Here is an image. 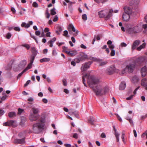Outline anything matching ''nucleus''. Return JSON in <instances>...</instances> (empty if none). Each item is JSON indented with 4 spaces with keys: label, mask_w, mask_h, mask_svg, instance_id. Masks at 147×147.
Wrapping results in <instances>:
<instances>
[{
    "label": "nucleus",
    "mask_w": 147,
    "mask_h": 147,
    "mask_svg": "<svg viewBox=\"0 0 147 147\" xmlns=\"http://www.w3.org/2000/svg\"><path fill=\"white\" fill-rule=\"evenodd\" d=\"M89 79L88 84L90 87L92 88L97 95H101L104 94L103 86L100 82L99 79L94 76H90L88 74L86 75Z\"/></svg>",
    "instance_id": "obj_1"
},
{
    "label": "nucleus",
    "mask_w": 147,
    "mask_h": 147,
    "mask_svg": "<svg viewBox=\"0 0 147 147\" xmlns=\"http://www.w3.org/2000/svg\"><path fill=\"white\" fill-rule=\"evenodd\" d=\"M45 121L44 119H40L38 122L34 123L33 125V130L34 133L38 134L44 128Z\"/></svg>",
    "instance_id": "obj_2"
},
{
    "label": "nucleus",
    "mask_w": 147,
    "mask_h": 147,
    "mask_svg": "<svg viewBox=\"0 0 147 147\" xmlns=\"http://www.w3.org/2000/svg\"><path fill=\"white\" fill-rule=\"evenodd\" d=\"M113 11L112 9H106L98 12V15L100 18H104L106 20H108L112 16Z\"/></svg>",
    "instance_id": "obj_3"
},
{
    "label": "nucleus",
    "mask_w": 147,
    "mask_h": 147,
    "mask_svg": "<svg viewBox=\"0 0 147 147\" xmlns=\"http://www.w3.org/2000/svg\"><path fill=\"white\" fill-rule=\"evenodd\" d=\"M127 32L131 34H136L139 33L141 31L140 26L137 24L133 27H127L126 28Z\"/></svg>",
    "instance_id": "obj_4"
},
{
    "label": "nucleus",
    "mask_w": 147,
    "mask_h": 147,
    "mask_svg": "<svg viewBox=\"0 0 147 147\" xmlns=\"http://www.w3.org/2000/svg\"><path fill=\"white\" fill-rule=\"evenodd\" d=\"M135 63L132 62L127 64L125 67L121 71V74L125 73L126 72L131 73L133 72L135 67Z\"/></svg>",
    "instance_id": "obj_5"
},
{
    "label": "nucleus",
    "mask_w": 147,
    "mask_h": 147,
    "mask_svg": "<svg viewBox=\"0 0 147 147\" xmlns=\"http://www.w3.org/2000/svg\"><path fill=\"white\" fill-rule=\"evenodd\" d=\"M117 72L114 66L112 65L109 67L106 70V72L108 75H111L114 72Z\"/></svg>",
    "instance_id": "obj_6"
},
{
    "label": "nucleus",
    "mask_w": 147,
    "mask_h": 147,
    "mask_svg": "<svg viewBox=\"0 0 147 147\" xmlns=\"http://www.w3.org/2000/svg\"><path fill=\"white\" fill-rule=\"evenodd\" d=\"M92 63L91 61H89L88 62H85L84 63L82 64L81 68V70L82 71H86L89 68L90 65Z\"/></svg>",
    "instance_id": "obj_7"
},
{
    "label": "nucleus",
    "mask_w": 147,
    "mask_h": 147,
    "mask_svg": "<svg viewBox=\"0 0 147 147\" xmlns=\"http://www.w3.org/2000/svg\"><path fill=\"white\" fill-rule=\"evenodd\" d=\"M3 125L5 126H11L13 127H16L17 125V124L15 121H9L3 123Z\"/></svg>",
    "instance_id": "obj_8"
},
{
    "label": "nucleus",
    "mask_w": 147,
    "mask_h": 147,
    "mask_svg": "<svg viewBox=\"0 0 147 147\" xmlns=\"http://www.w3.org/2000/svg\"><path fill=\"white\" fill-rule=\"evenodd\" d=\"M39 117V114H34L30 112L29 119L31 121H35L38 119Z\"/></svg>",
    "instance_id": "obj_9"
},
{
    "label": "nucleus",
    "mask_w": 147,
    "mask_h": 147,
    "mask_svg": "<svg viewBox=\"0 0 147 147\" xmlns=\"http://www.w3.org/2000/svg\"><path fill=\"white\" fill-rule=\"evenodd\" d=\"M32 49L33 51V53L32 55L31 56L29 59V60L30 61V63H32L37 53H36V51L35 48H32Z\"/></svg>",
    "instance_id": "obj_10"
},
{
    "label": "nucleus",
    "mask_w": 147,
    "mask_h": 147,
    "mask_svg": "<svg viewBox=\"0 0 147 147\" xmlns=\"http://www.w3.org/2000/svg\"><path fill=\"white\" fill-rule=\"evenodd\" d=\"M68 30L69 31L72 30L74 32H76L74 34V35L75 36H76L78 33V31L77 30L76 31V29L72 24H70L68 26Z\"/></svg>",
    "instance_id": "obj_11"
},
{
    "label": "nucleus",
    "mask_w": 147,
    "mask_h": 147,
    "mask_svg": "<svg viewBox=\"0 0 147 147\" xmlns=\"http://www.w3.org/2000/svg\"><path fill=\"white\" fill-rule=\"evenodd\" d=\"M80 58L82 59V61L84 60L85 59H88L92 60H95V59L93 57H90L85 53H83L81 55Z\"/></svg>",
    "instance_id": "obj_12"
},
{
    "label": "nucleus",
    "mask_w": 147,
    "mask_h": 147,
    "mask_svg": "<svg viewBox=\"0 0 147 147\" xmlns=\"http://www.w3.org/2000/svg\"><path fill=\"white\" fill-rule=\"evenodd\" d=\"M25 138H23L22 139H16L13 141L14 143L23 144L25 142Z\"/></svg>",
    "instance_id": "obj_13"
},
{
    "label": "nucleus",
    "mask_w": 147,
    "mask_h": 147,
    "mask_svg": "<svg viewBox=\"0 0 147 147\" xmlns=\"http://www.w3.org/2000/svg\"><path fill=\"white\" fill-rule=\"evenodd\" d=\"M69 113L70 115H73L76 117L77 118H79L78 112L77 111H74L72 109H69Z\"/></svg>",
    "instance_id": "obj_14"
},
{
    "label": "nucleus",
    "mask_w": 147,
    "mask_h": 147,
    "mask_svg": "<svg viewBox=\"0 0 147 147\" xmlns=\"http://www.w3.org/2000/svg\"><path fill=\"white\" fill-rule=\"evenodd\" d=\"M129 14L124 12L123 15V19L125 21H128L129 20L130 16Z\"/></svg>",
    "instance_id": "obj_15"
},
{
    "label": "nucleus",
    "mask_w": 147,
    "mask_h": 147,
    "mask_svg": "<svg viewBox=\"0 0 147 147\" xmlns=\"http://www.w3.org/2000/svg\"><path fill=\"white\" fill-rule=\"evenodd\" d=\"M141 85L144 87L146 90H147V79L146 78L143 79L141 83Z\"/></svg>",
    "instance_id": "obj_16"
},
{
    "label": "nucleus",
    "mask_w": 147,
    "mask_h": 147,
    "mask_svg": "<svg viewBox=\"0 0 147 147\" xmlns=\"http://www.w3.org/2000/svg\"><path fill=\"white\" fill-rule=\"evenodd\" d=\"M124 12L127 13L129 15L131 14L133 12L131 8L129 7H125L124 8Z\"/></svg>",
    "instance_id": "obj_17"
},
{
    "label": "nucleus",
    "mask_w": 147,
    "mask_h": 147,
    "mask_svg": "<svg viewBox=\"0 0 147 147\" xmlns=\"http://www.w3.org/2000/svg\"><path fill=\"white\" fill-rule=\"evenodd\" d=\"M140 41L138 40H136L133 43L131 49L132 50L135 49L137 46H138L140 44Z\"/></svg>",
    "instance_id": "obj_18"
},
{
    "label": "nucleus",
    "mask_w": 147,
    "mask_h": 147,
    "mask_svg": "<svg viewBox=\"0 0 147 147\" xmlns=\"http://www.w3.org/2000/svg\"><path fill=\"white\" fill-rule=\"evenodd\" d=\"M30 112L34 114H38V113L40 112V109L39 108L33 107L32 108V112Z\"/></svg>",
    "instance_id": "obj_19"
},
{
    "label": "nucleus",
    "mask_w": 147,
    "mask_h": 147,
    "mask_svg": "<svg viewBox=\"0 0 147 147\" xmlns=\"http://www.w3.org/2000/svg\"><path fill=\"white\" fill-rule=\"evenodd\" d=\"M146 70L147 68L146 66H144L141 69V73L143 76H144L146 75L147 73Z\"/></svg>",
    "instance_id": "obj_20"
},
{
    "label": "nucleus",
    "mask_w": 147,
    "mask_h": 147,
    "mask_svg": "<svg viewBox=\"0 0 147 147\" xmlns=\"http://www.w3.org/2000/svg\"><path fill=\"white\" fill-rule=\"evenodd\" d=\"M140 2V0H132L130 3V5L137 6Z\"/></svg>",
    "instance_id": "obj_21"
},
{
    "label": "nucleus",
    "mask_w": 147,
    "mask_h": 147,
    "mask_svg": "<svg viewBox=\"0 0 147 147\" xmlns=\"http://www.w3.org/2000/svg\"><path fill=\"white\" fill-rule=\"evenodd\" d=\"M114 45H112L109 46V48L111 50V55L112 56H114L115 54V51L114 49Z\"/></svg>",
    "instance_id": "obj_22"
},
{
    "label": "nucleus",
    "mask_w": 147,
    "mask_h": 147,
    "mask_svg": "<svg viewBox=\"0 0 147 147\" xmlns=\"http://www.w3.org/2000/svg\"><path fill=\"white\" fill-rule=\"evenodd\" d=\"M114 130L115 131V135L116 139L117 141V142H119V136L120 134H119L117 131V130L115 128H114Z\"/></svg>",
    "instance_id": "obj_23"
},
{
    "label": "nucleus",
    "mask_w": 147,
    "mask_h": 147,
    "mask_svg": "<svg viewBox=\"0 0 147 147\" xmlns=\"http://www.w3.org/2000/svg\"><path fill=\"white\" fill-rule=\"evenodd\" d=\"M126 86V84L125 82H121L119 86V89L122 90H124Z\"/></svg>",
    "instance_id": "obj_24"
},
{
    "label": "nucleus",
    "mask_w": 147,
    "mask_h": 147,
    "mask_svg": "<svg viewBox=\"0 0 147 147\" xmlns=\"http://www.w3.org/2000/svg\"><path fill=\"white\" fill-rule=\"evenodd\" d=\"M77 54V52L76 51H69L67 54L71 56H73L76 55Z\"/></svg>",
    "instance_id": "obj_25"
},
{
    "label": "nucleus",
    "mask_w": 147,
    "mask_h": 147,
    "mask_svg": "<svg viewBox=\"0 0 147 147\" xmlns=\"http://www.w3.org/2000/svg\"><path fill=\"white\" fill-rule=\"evenodd\" d=\"M50 60L49 58H44L40 60V62L41 63H43L44 62H47L49 61Z\"/></svg>",
    "instance_id": "obj_26"
},
{
    "label": "nucleus",
    "mask_w": 147,
    "mask_h": 147,
    "mask_svg": "<svg viewBox=\"0 0 147 147\" xmlns=\"http://www.w3.org/2000/svg\"><path fill=\"white\" fill-rule=\"evenodd\" d=\"M146 46V43L145 42L143 43L141 45L137 48V50L140 51L142 49L145 48Z\"/></svg>",
    "instance_id": "obj_27"
},
{
    "label": "nucleus",
    "mask_w": 147,
    "mask_h": 147,
    "mask_svg": "<svg viewBox=\"0 0 147 147\" xmlns=\"http://www.w3.org/2000/svg\"><path fill=\"white\" fill-rule=\"evenodd\" d=\"M139 80L138 77L136 76H134L132 78V81L134 83H136L138 82Z\"/></svg>",
    "instance_id": "obj_28"
},
{
    "label": "nucleus",
    "mask_w": 147,
    "mask_h": 147,
    "mask_svg": "<svg viewBox=\"0 0 147 147\" xmlns=\"http://www.w3.org/2000/svg\"><path fill=\"white\" fill-rule=\"evenodd\" d=\"M87 74H86L85 75L83 76L82 77V79H83V80H82L83 83L84 84V86L86 87H87V86L85 82V78H86L88 79V81H87L88 82V81L89 80V79L88 78V77L87 76H86V75Z\"/></svg>",
    "instance_id": "obj_29"
},
{
    "label": "nucleus",
    "mask_w": 147,
    "mask_h": 147,
    "mask_svg": "<svg viewBox=\"0 0 147 147\" xmlns=\"http://www.w3.org/2000/svg\"><path fill=\"white\" fill-rule=\"evenodd\" d=\"M26 131L21 132L19 134L18 136L20 138L25 137L26 135Z\"/></svg>",
    "instance_id": "obj_30"
},
{
    "label": "nucleus",
    "mask_w": 147,
    "mask_h": 147,
    "mask_svg": "<svg viewBox=\"0 0 147 147\" xmlns=\"http://www.w3.org/2000/svg\"><path fill=\"white\" fill-rule=\"evenodd\" d=\"M145 57L144 56H142L141 57H139L137 61H139L141 62H143L145 61Z\"/></svg>",
    "instance_id": "obj_31"
},
{
    "label": "nucleus",
    "mask_w": 147,
    "mask_h": 147,
    "mask_svg": "<svg viewBox=\"0 0 147 147\" xmlns=\"http://www.w3.org/2000/svg\"><path fill=\"white\" fill-rule=\"evenodd\" d=\"M63 52L66 53L67 54L69 52V51L70 50L67 47L65 46H63Z\"/></svg>",
    "instance_id": "obj_32"
},
{
    "label": "nucleus",
    "mask_w": 147,
    "mask_h": 147,
    "mask_svg": "<svg viewBox=\"0 0 147 147\" xmlns=\"http://www.w3.org/2000/svg\"><path fill=\"white\" fill-rule=\"evenodd\" d=\"M16 115V113L15 112H10L8 114V116L10 117H15Z\"/></svg>",
    "instance_id": "obj_33"
},
{
    "label": "nucleus",
    "mask_w": 147,
    "mask_h": 147,
    "mask_svg": "<svg viewBox=\"0 0 147 147\" xmlns=\"http://www.w3.org/2000/svg\"><path fill=\"white\" fill-rule=\"evenodd\" d=\"M32 63H30L28 65L27 67L24 70V71H26L28 70L31 68L32 67Z\"/></svg>",
    "instance_id": "obj_34"
},
{
    "label": "nucleus",
    "mask_w": 147,
    "mask_h": 147,
    "mask_svg": "<svg viewBox=\"0 0 147 147\" xmlns=\"http://www.w3.org/2000/svg\"><path fill=\"white\" fill-rule=\"evenodd\" d=\"M21 26L28 28L30 26V25L29 24H26L25 22H23L21 24Z\"/></svg>",
    "instance_id": "obj_35"
},
{
    "label": "nucleus",
    "mask_w": 147,
    "mask_h": 147,
    "mask_svg": "<svg viewBox=\"0 0 147 147\" xmlns=\"http://www.w3.org/2000/svg\"><path fill=\"white\" fill-rule=\"evenodd\" d=\"M55 10V8H53L51 10V15H54L56 14V13Z\"/></svg>",
    "instance_id": "obj_36"
},
{
    "label": "nucleus",
    "mask_w": 147,
    "mask_h": 147,
    "mask_svg": "<svg viewBox=\"0 0 147 147\" xmlns=\"http://www.w3.org/2000/svg\"><path fill=\"white\" fill-rule=\"evenodd\" d=\"M89 122L91 124H93L94 123V118L93 117H91L88 120Z\"/></svg>",
    "instance_id": "obj_37"
},
{
    "label": "nucleus",
    "mask_w": 147,
    "mask_h": 147,
    "mask_svg": "<svg viewBox=\"0 0 147 147\" xmlns=\"http://www.w3.org/2000/svg\"><path fill=\"white\" fill-rule=\"evenodd\" d=\"M82 18L84 21H86L87 19V17L86 15L85 14H84L82 16Z\"/></svg>",
    "instance_id": "obj_38"
},
{
    "label": "nucleus",
    "mask_w": 147,
    "mask_h": 147,
    "mask_svg": "<svg viewBox=\"0 0 147 147\" xmlns=\"http://www.w3.org/2000/svg\"><path fill=\"white\" fill-rule=\"evenodd\" d=\"M103 92L104 94L107 92L109 90V88L108 86H106L105 87H103Z\"/></svg>",
    "instance_id": "obj_39"
},
{
    "label": "nucleus",
    "mask_w": 147,
    "mask_h": 147,
    "mask_svg": "<svg viewBox=\"0 0 147 147\" xmlns=\"http://www.w3.org/2000/svg\"><path fill=\"white\" fill-rule=\"evenodd\" d=\"M57 53L56 52L55 49V48H54L53 50V51L52 52V55L53 56H56L57 55Z\"/></svg>",
    "instance_id": "obj_40"
},
{
    "label": "nucleus",
    "mask_w": 147,
    "mask_h": 147,
    "mask_svg": "<svg viewBox=\"0 0 147 147\" xmlns=\"http://www.w3.org/2000/svg\"><path fill=\"white\" fill-rule=\"evenodd\" d=\"M74 61L75 62L78 63H79L80 61H82V59L80 58V57H79L78 59H74Z\"/></svg>",
    "instance_id": "obj_41"
},
{
    "label": "nucleus",
    "mask_w": 147,
    "mask_h": 147,
    "mask_svg": "<svg viewBox=\"0 0 147 147\" xmlns=\"http://www.w3.org/2000/svg\"><path fill=\"white\" fill-rule=\"evenodd\" d=\"M11 36V33L9 32L7 34L6 37L7 39H9L10 38Z\"/></svg>",
    "instance_id": "obj_42"
},
{
    "label": "nucleus",
    "mask_w": 147,
    "mask_h": 147,
    "mask_svg": "<svg viewBox=\"0 0 147 147\" xmlns=\"http://www.w3.org/2000/svg\"><path fill=\"white\" fill-rule=\"evenodd\" d=\"M25 71H24V70L21 73H20L18 75L17 78L18 79L25 72Z\"/></svg>",
    "instance_id": "obj_43"
},
{
    "label": "nucleus",
    "mask_w": 147,
    "mask_h": 147,
    "mask_svg": "<svg viewBox=\"0 0 147 147\" xmlns=\"http://www.w3.org/2000/svg\"><path fill=\"white\" fill-rule=\"evenodd\" d=\"M112 42L111 40H109L107 42V44L109 45V46L112 45H114L112 44Z\"/></svg>",
    "instance_id": "obj_44"
},
{
    "label": "nucleus",
    "mask_w": 147,
    "mask_h": 147,
    "mask_svg": "<svg viewBox=\"0 0 147 147\" xmlns=\"http://www.w3.org/2000/svg\"><path fill=\"white\" fill-rule=\"evenodd\" d=\"M115 115H117V118L118 120L121 122H122V120L121 118L120 117V116L117 114H115Z\"/></svg>",
    "instance_id": "obj_45"
},
{
    "label": "nucleus",
    "mask_w": 147,
    "mask_h": 147,
    "mask_svg": "<svg viewBox=\"0 0 147 147\" xmlns=\"http://www.w3.org/2000/svg\"><path fill=\"white\" fill-rule=\"evenodd\" d=\"M13 29L16 31H20V28L18 27H14Z\"/></svg>",
    "instance_id": "obj_46"
},
{
    "label": "nucleus",
    "mask_w": 147,
    "mask_h": 147,
    "mask_svg": "<svg viewBox=\"0 0 147 147\" xmlns=\"http://www.w3.org/2000/svg\"><path fill=\"white\" fill-rule=\"evenodd\" d=\"M33 6L35 7H38V5L37 3L36 2H33L32 4Z\"/></svg>",
    "instance_id": "obj_47"
},
{
    "label": "nucleus",
    "mask_w": 147,
    "mask_h": 147,
    "mask_svg": "<svg viewBox=\"0 0 147 147\" xmlns=\"http://www.w3.org/2000/svg\"><path fill=\"white\" fill-rule=\"evenodd\" d=\"M120 46L121 47H126L127 46V45L125 42H122L120 44Z\"/></svg>",
    "instance_id": "obj_48"
},
{
    "label": "nucleus",
    "mask_w": 147,
    "mask_h": 147,
    "mask_svg": "<svg viewBox=\"0 0 147 147\" xmlns=\"http://www.w3.org/2000/svg\"><path fill=\"white\" fill-rule=\"evenodd\" d=\"M22 46L23 47H26L27 49H29L30 48V46L28 44H25L22 45Z\"/></svg>",
    "instance_id": "obj_49"
},
{
    "label": "nucleus",
    "mask_w": 147,
    "mask_h": 147,
    "mask_svg": "<svg viewBox=\"0 0 147 147\" xmlns=\"http://www.w3.org/2000/svg\"><path fill=\"white\" fill-rule=\"evenodd\" d=\"M107 61H103V62H101L100 63V65H101V66H102V65H106V64H107Z\"/></svg>",
    "instance_id": "obj_50"
},
{
    "label": "nucleus",
    "mask_w": 147,
    "mask_h": 147,
    "mask_svg": "<svg viewBox=\"0 0 147 147\" xmlns=\"http://www.w3.org/2000/svg\"><path fill=\"white\" fill-rule=\"evenodd\" d=\"M35 34L36 36H39L40 34V32L39 30H37L36 31Z\"/></svg>",
    "instance_id": "obj_51"
},
{
    "label": "nucleus",
    "mask_w": 147,
    "mask_h": 147,
    "mask_svg": "<svg viewBox=\"0 0 147 147\" xmlns=\"http://www.w3.org/2000/svg\"><path fill=\"white\" fill-rule=\"evenodd\" d=\"M58 20V17L57 15H56L55 16L54 19L53 20V21L54 22H55L57 21Z\"/></svg>",
    "instance_id": "obj_52"
},
{
    "label": "nucleus",
    "mask_w": 147,
    "mask_h": 147,
    "mask_svg": "<svg viewBox=\"0 0 147 147\" xmlns=\"http://www.w3.org/2000/svg\"><path fill=\"white\" fill-rule=\"evenodd\" d=\"M68 34V31L67 30H65L64 31V34L63 35L65 36H67Z\"/></svg>",
    "instance_id": "obj_53"
},
{
    "label": "nucleus",
    "mask_w": 147,
    "mask_h": 147,
    "mask_svg": "<svg viewBox=\"0 0 147 147\" xmlns=\"http://www.w3.org/2000/svg\"><path fill=\"white\" fill-rule=\"evenodd\" d=\"M30 80H28L26 83L24 84V86L26 87L27 86L30 82Z\"/></svg>",
    "instance_id": "obj_54"
},
{
    "label": "nucleus",
    "mask_w": 147,
    "mask_h": 147,
    "mask_svg": "<svg viewBox=\"0 0 147 147\" xmlns=\"http://www.w3.org/2000/svg\"><path fill=\"white\" fill-rule=\"evenodd\" d=\"M134 95H131L130 96L127 98L126 99L127 100H129L133 98Z\"/></svg>",
    "instance_id": "obj_55"
},
{
    "label": "nucleus",
    "mask_w": 147,
    "mask_h": 147,
    "mask_svg": "<svg viewBox=\"0 0 147 147\" xmlns=\"http://www.w3.org/2000/svg\"><path fill=\"white\" fill-rule=\"evenodd\" d=\"M63 83V85L64 86H66L67 85V82L66 80L65 79H63L62 80Z\"/></svg>",
    "instance_id": "obj_56"
},
{
    "label": "nucleus",
    "mask_w": 147,
    "mask_h": 147,
    "mask_svg": "<svg viewBox=\"0 0 147 147\" xmlns=\"http://www.w3.org/2000/svg\"><path fill=\"white\" fill-rule=\"evenodd\" d=\"M23 110L21 109H18V113L19 114H20L21 113L23 112Z\"/></svg>",
    "instance_id": "obj_57"
},
{
    "label": "nucleus",
    "mask_w": 147,
    "mask_h": 147,
    "mask_svg": "<svg viewBox=\"0 0 147 147\" xmlns=\"http://www.w3.org/2000/svg\"><path fill=\"white\" fill-rule=\"evenodd\" d=\"M133 132H134V136L136 138L137 137V135L136 131L135 129L134 130Z\"/></svg>",
    "instance_id": "obj_58"
},
{
    "label": "nucleus",
    "mask_w": 147,
    "mask_h": 147,
    "mask_svg": "<svg viewBox=\"0 0 147 147\" xmlns=\"http://www.w3.org/2000/svg\"><path fill=\"white\" fill-rule=\"evenodd\" d=\"M73 137L77 139L78 138V135L77 133H75L73 135Z\"/></svg>",
    "instance_id": "obj_59"
},
{
    "label": "nucleus",
    "mask_w": 147,
    "mask_h": 147,
    "mask_svg": "<svg viewBox=\"0 0 147 147\" xmlns=\"http://www.w3.org/2000/svg\"><path fill=\"white\" fill-rule=\"evenodd\" d=\"M80 47L81 48L84 49H86L87 48L83 44H82L81 45Z\"/></svg>",
    "instance_id": "obj_60"
},
{
    "label": "nucleus",
    "mask_w": 147,
    "mask_h": 147,
    "mask_svg": "<svg viewBox=\"0 0 147 147\" xmlns=\"http://www.w3.org/2000/svg\"><path fill=\"white\" fill-rule=\"evenodd\" d=\"M56 40V38L55 37H54L53 38V39L49 41V42H53L55 41Z\"/></svg>",
    "instance_id": "obj_61"
},
{
    "label": "nucleus",
    "mask_w": 147,
    "mask_h": 147,
    "mask_svg": "<svg viewBox=\"0 0 147 147\" xmlns=\"http://www.w3.org/2000/svg\"><path fill=\"white\" fill-rule=\"evenodd\" d=\"M101 137L103 138H106V135L104 133H102L101 135Z\"/></svg>",
    "instance_id": "obj_62"
},
{
    "label": "nucleus",
    "mask_w": 147,
    "mask_h": 147,
    "mask_svg": "<svg viewBox=\"0 0 147 147\" xmlns=\"http://www.w3.org/2000/svg\"><path fill=\"white\" fill-rule=\"evenodd\" d=\"M42 101L45 103H47L48 102V100L46 98H43L42 99Z\"/></svg>",
    "instance_id": "obj_63"
},
{
    "label": "nucleus",
    "mask_w": 147,
    "mask_h": 147,
    "mask_svg": "<svg viewBox=\"0 0 147 147\" xmlns=\"http://www.w3.org/2000/svg\"><path fill=\"white\" fill-rule=\"evenodd\" d=\"M66 147H71V145L70 144H64Z\"/></svg>",
    "instance_id": "obj_64"
}]
</instances>
